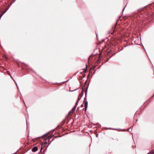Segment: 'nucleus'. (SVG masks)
<instances>
[{
  "label": "nucleus",
  "mask_w": 154,
  "mask_h": 154,
  "mask_svg": "<svg viewBox=\"0 0 154 154\" xmlns=\"http://www.w3.org/2000/svg\"><path fill=\"white\" fill-rule=\"evenodd\" d=\"M38 149V147L37 146H35L33 147L32 149V151L33 152L36 151Z\"/></svg>",
  "instance_id": "nucleus-6"
},
{
  "label": "nucleus",
  "mask_w": 154,
  "mask_h": 154,
  "mask_svg": "<svg viewBox=\"0 0 154 154\" xmlns=\"http://www.w3.org/2000/svg\"><path fill=\"white\" fill-rule=\"evenodd\" d=\"M47 142H44L43 143H42V148L43 147H47L48 145L47 146ZM42 148L41 149V151L42 150Z\"/></svg>",
  "instance_id": "nucleus-4"
},
{
  "label": "nucleus",
  "mask_w": 154,
  "mask_h": 154,
  "mask_svg": "<svg viewBox=\"0 0 154 154\" xmlns=\"http://www.w3.org/2000/svg\"><path fill=\"white\" fill-rule=\"evenodd\" d=\"M101 54L100 53L99 55V59H98V60H99L101 58Z\"/></svg>",
  "instance_id": "nucleus-8"
},
{
  "label": "nucleus",
  "mask_w": 154,
  "mask_h": 154,
  "mask_svg": "<svg viewBox=\"0 0 154 154\" xmlns=\"http://www.w3.org/2000/svg\"><path fill=\"white\" fill-rule=\"evenodd\" d=\"M110 140L113 142H116L119 140L117 137L116 135L112 136L110 138Z\"/></svg>",
  "instance_id": "nucleus-1"
},
{
  "label": "nucleus",
  "mask_w": 154,
  "mask_h": 154,
  "mask_svg": "<svg viewBox=\"0 0 154 154\" xmlns=\"http://www.w3.org/2000/svg\"><path fill=\"white\" fill-rule=\"evenodd\" d=\"M51 137V136H50L48 137V138H47V139H48V140H49V139Z\"/></svg>",
  "instance_id": "nucleus-9"
},
{
  "label": "nucleus",
  "mask_w": 154,
  "mask_h": 154,
  "mask_svg": "<svg viewBox=\"0 0 154 154\" xmlns=\"http://www.w3.org/2000/svg\"><path fill=\"white\" fill-rule=\"evenodd\" d=\"M54 140V139H52L51 141H52Z\"/></svg>",
  "instance_id": "nucleus-13"
},
{
  "label": "nucleus",
  "mask_w": 154,
  "mask_h": 154,
  "mask_svg": "<svg viewBox=\"0 0 154 154\" xmlns=\"http://www.w3.org/2000/svg\"><path fill=\"white\" fill-rule=\"evenodd\" d=\"M76 106H77V105H76V104H75L74 107L72 109L71 111H70L69 112V116H71L73 114V113L75 111Z\"/></svg>",
  "instance_id": "nucleus-2"
},
{
  "label": "nucleus",
  "mask_w": 154,
  "mask_h": 154,
  "mask_svg": "<svg viewBox=\"0 0 154 154\" xmlns=\"http://www.w3.org/2000/svg\"><path fill=\"white\" fill-rule=\"evenodd\" d=\"M91 56L88 59V61L89 62V60H90Z\"/></svg>",
  "instance_id": "nucleus-10"
},
{
  "label": "nucleus",
  "mask_w": 154,
  "mask_h": 154,
  "mask_svg": "<svg viewBox=\"0 0 154 154\" xmlns=\"http://www.w3.org/2000/svg\"><path fill=\"white\" fill-rule=\"evenodd\" d=\"M95 67H96L95 66H92L91 67V69H95Z\"/></svg>",
  "instance_id": "nucleus-7"
},
{
  "label": "nucleus",
  "mask_w": 154,
  "mask_h": 154,
  "mask_svg": "<svg viewBox=\"0 0 154 154\" xmlns=\"http://www.w3.org/2000/svg\"><path fill=\"white\" fill-rule=\"evenodd\" d=\"M152 153H154V151H153V152H152Z\"/></svg>",
  "instance_id": "nucleus-12"
},
{
  "label": "nucleus",
  "mask_w": 154,
  "mask_h": 154,
  "mask_svg": "<svg viewBox=\"0 0 154 154\" xmlns=\"http://www.w3.org/2000/svg\"><path fill=\"white\" fill-rule=\"evenodd\" d=\"M84 104H85V111L87 109V108L88 106V102L87 101H85L84 102Z\"/></svg>",
  "instance_id": "nucleus-5"
},
{
  "label": "nucleus",
  "mask_w": 154,
  "mask_h": 154,
  "mask_svg": "<svg viewBox=\"0 0 154 154\" xmlns=\"http://www.w3.org/2000/svg\"><path fill=\"white\" fill-rule=\"evenodd\" d=\"M83 90H82V92H81V94H79V97L78 98V100H77V102H76V105H77V103H78V102H79V100H80V98H81V97L83 95Z\"/></svg>",
  "instance_id": "nucleus-3"
},
{
  "label": "nucleus",
  "mask_w": 154,
  "mask_h": 154,
  "mask_svg": "<svg viewBox=\"0 0 154 154\" xmlns=\"http://www.w3.org/2000/svg\"><path fill=\"white\" fill-rule=\"evenodd\" d=\"M8 73V74L10 76H11V75L9 73V72H7Z\"/></svg>",
  "instance_id": "nucleus-11"
}]
</instances>
